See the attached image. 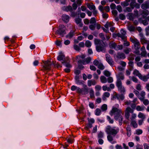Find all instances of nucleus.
I'll return each mask as SVG.
<instances>
[{
	"instance_id": "f257e3e1",
	"label": "nucleus",
	"mask_w": 149,
	"mask_h": 149,
	"mask_svg": "<svg viewBox=\"0 0 149 149\" xmlns=\"http://www.w3.org/2000/svg\"><path fill=\"white\" fill-rule=\"evenodd\" d=\"M105 131L108 134L107 136L108 141L112 144L116 143V141H113V136H115L118 133L119 128L116 126L112 127L108 125L106 128Z\"/></svg>"
},
{
	"instance_id": "f03ea898",
	"label": "nucleus",
	"mask_w": 149,
	"mask_h": 149,
	"mask_svg": "<svg viewBox=\"0 0 149 149\" xmlns=\"http://www.w3.org/2000/svg\"><path fill=\"white\" fill-rule=\"evenodd\" d=\"M94 43L96 45V50L98 52H105V44L104 42L100 40L95 39Z\"/></svg>"
},
{
	"instance_id": "7ed1b4c3",
	"label": "nucleus",
	"mask_w": 149,
	"mask_h": 149,
	"mask_svg": "<svg viewBox=\"0 0 149 149\" xmlns=\"http://www.w3.org/2000/svg\"><path fill=\"white\" fill-rule=\"evenodd\" d=\"M83 88H81L75 86H72L71 89L72 91L76 90V92L80 94L85 95L88 93V88L86 85L83 84Z\"/></svg>"
},
{
	"instance_id": "20e7f679",
	"label": "nucleus",
	"mask_w": 149,
	"mask_h": 149,
	"mask_svg": "<svg viewBox=\"0 0 149 149\" xmlns=\"http://www.w3.org/2000/svg\"><path fill=\"white\" fill-rule=\"evenodd\" d=\"M119 108V105L117 104H116L115 106H113L110 112V115L112 116L114 115V116H116L120 114H123V113L122 110Z\"/></svg>"
},
{
	"instance_id": "39448f33",
	"label": "nucleus",
	"mask_w": 149,
	"mask_h": 149,
	"mask_svg": "<svg viewBox=\"0 0 149 149\" xmlns=\"http://www.w3.org/2000/svg\"><path fill=\"white\" fill-rule=\"evenodd\" d=\"M42 62L44 64L43 67V70H44L48 71L50 70L52 66L54 64V62H52L49 60L46 61H43Z\"/></svg>"
},
{
	"instance_id": "423d86ee",
	"label": "nucleus",
	"mask_w": 149,
	"mask_h": 149,
	"mask_svg": "<svg viewBox=\"0 0 149 149\" xmlns=\"http://www.w3.org/2000/svg\"><path fill=\"white\" fill-rule=\"evenodd\" d=\"M116 85L118 91L121 93L124 94L125 92V89L124 86L122 85L121 81L118 80L117 82H116Z\"/></svg>"
},
{
	"instance_id": "0eeeda50",
	"label": "nucleus",
	"mask_w": 149,
	"mask_h": 149,
	"mask_svg": "<svg viewBox=\"0 0 149 149\" xmlns=\"http://www.w3.org/2000/svg\"><path fill=\"white\" fill-rule=\"evenodd\" d=\"M66 29V27L64 26L60 25L58 30L56 31V33L63 37L66 33L65 31Z\"/></svg>"
},
{
	"instance_id": "6e6552de",
	"label": "nucleus",
	"mask_w": 149,
	"mask_h": 149,
	"mask_svg": "<svg viewBox=\"0 0 149 149\" xmlns=\"http://www.w3.org/2000/svg\"><path fill=\"white\" fill-rule=\"evenodd\" d=\"M130 40L134 44L135 49L136 50H138L140 47V44L139 41L137 39L131 37L130 38Z\"/></svg>"
},
{
	"instance_id": "1a4fd4ad",
	"label": "nucleus",
	"mask_w": 149,
	"mask_h": 149,
	"mask_svg": "<svg viewBox=\"0 0 149 149\" xmlns=\"http://www.w3.org/2000/svg\"><path fill=\"white\" fill-rule=\"evenodd\" d=\"M130 113H133V110L130 107H128L125 109V116L126 119L129 120L130 116Z\"/></svg>"
},
{
	"instance_id": "9d476101",
	"label": "nucleus",
	"mask_w": 149,
	"mask_h": 149,
	"mask_svg": "<svg viewBox=\"0 0 149 149\" xmlns=\"http://www.w3.org/2000/svg\"><path fill=\"white\" fill-rule=\"evenodd\" d=\"M68 58L66 57L65 58V56L63 54H60L59 55L57 59L59 61H63L62 62V64H64V63H66V60L68 59Z\"/></svg>"
},
{
	"instance_id": "9b49d317",
	"label": "nucleus",
	"mask_w": 149,
	"mask_h": 149,
	"mask_svg": "<svg viewBox=\"0 0 149 149\" xmlns=\"http://www.w3.org/2000/svg\"><path fill=\"white\" fill-rule=\"evenodd\" d=\"M106 60L107 62L111 65H113V61L109 55L107 54L105 55Z\"/></svg>"
},
{
	"instance_id": "f8f14e48",
	"label": "nucleus",
	"mask_w": 149,
	"mask_h": 149,
	"mask_svg": "<svg viewBox=\"0 0 149 149\" xmlns=\"http://www.w3.org/2000/svg\"><path fill=\"white\" fill-rule=\"evenodd\" d=\"M121 114H120L118 115L114 116V118L115 120H119V122L120 125H122L123 119Z\"/></svg>"
},
{
	"instance_id": "ddd939ff",
	"label": "nucleus",
	"mask_w": 149,
	"mask_h": 149,
	"mask_svg": "<svg viewBox=\"0 0 149 149\" xmlns=\"http://www.w3.org/2000/svg\"><path fill=\"white\" fill-rule=\"evenodd\" d=\"M91 60V58L90 57H88L86 58L84 60L82 61L81 60H79L78 61V63L79 64H82L84 65H85L86 64H88L89 63Z\"/></svg>"
},
{
	"instance_id": "4468645a",
	"label": "nucleus",
	"mask_w": 149,
	"mask_h": 149,
	"mask_svg": "<svg viewBox=\"0 0 149 149\" xmlns=\"http://www.w3.org/2000/svg\"><path fill=\"white\" fill-rule=\"evenodd\" d=\"M116 56L118 59H124L126 58L125 55L123 52L118 53Z\"/></svg>"
},
{
	"instance_id": "2eb2a0df",
	"label": "nucleus",
	"mask_w": 149,
	"mask_h": 149,
	"mask_svg": "<svg viewBox=\"0 0 149 149\" xmlns=\"http://www.w3.org/2000/svg\"><path fill=\"white\" fill-rule=\"evenodd\" d=\"M116 76L117 78L116 82H117L118 80L121 81L120 80H123L124 79V76L123 73L121 72H119L116 74Z\"/></svg>"
},
{
	"instance_id": "dca6fc26",
	"label": "nucleus",
	"mask_w": 149,
	"mask_h": 149,
	"mask_svg": "<svg viewBox=\"0 0 149 149\" xmlns=\"http://www.w3.org/2000/svg\"><path fill=\"white\" fill-rule=\"evenodd\" d=\"M141 7L142 9L144 10L149 8V2L148 1H145L142 4Z\"/></svg>"
},
{
	"instance_id": "f3484780",
	"label": "nucleus",
	"mask_w": 149,
	"mask_h": 149,
	"mask_svg": "<svg viewBox=\"0 0 149 149\" xmlns=\"http://www.w3.org/2000/svg\"><path fill=\"white\" fill-rule=\"evenodd\" d=\"M141 56L143 57H146L147 52L146 51L145 47L144 46H143L141 49Z\"/></svg>"
},
{
	"instance_id": "a211bd4d",
	"label": "nucleus",
	"mask_w": 149,
	"mask_h": 149,
	"mask_svg": "<svg viewBox=\"0 0 149 149\" xmlns=\"http://www.w3.org/2000/svg\"><path fill=\"white\" fill-rule=\"evenodd\" d=\"M110 95V93L108 92H104L102 95V99L103 100L105 101L107 98L109 97Z\"/></svg>"
},
{
	"instance_id": "6ab92c4d",
	"label": "nucleus",
	"mask_w": 149,
	"mask_h": 149,
	"mask_svg": "<svg viewBox=\"0 0 149 149\" xmlns=\"http://www.w3.org/2000/svg\"><path fill=\"white\" fill-rule=\"evenodd\" d=\"M96 84V82L95 80H89L88 81L87 84L89 87L91 86L92 85H95Z\"/></svg>"
},
{
	"instance_id": "aec40b11",
	"label": "nucleus",
	"mask_w": 149,
	"mask_h": 149,
	"mask_svg": "<svg viewBox=\"0 0 149 149\" xmlns=\"http://www.w3.org/2000/svg\"><path fill=\"white\" fill-rule=\"evenodd\" d=\"M75 22L77 24H79V26L80 27H81L82 26L83 24L81 22V19L80 18H76L75 19Z\"/></svg>"
},
{
	"instance_id": "412c9836",
	"label": "nucleus",
	"mask_w": 149,
	"mask_h": 149,
	"mask_svg": "<svg viewBox=\"0 0 149 149\" xmlns=\"http://www.w3.org/2000/svg\"><path fill=\"white\" fill-rule=\"evenodd\" d=\"M146 95V92L144 91H142L141 92L139 95L138 97L139 99L140 100V99H144L145 98Z\"/></svg>"
},
{
	"instance_id": "4be33fe9",
	"label": "nucleus",
	"mask_w": 149,
	"mask_h": 149,
	"mask_svg": "<svg viewBox=\"0 0 149 149\" xmlns=\"http://www.w3.org/2000/svg\"><path fill=\"white\" fill-rule=\"evenodd\" d=\"M63 20L65 22H68L69 20V17L68 15H63L62 17Z\"/></svg>"
},
{
	"instance_id": "5701e85b",
	"label": "nucleus",
	"mask_w": 149,
	"mask_h": 149,
	"mask_svg": "<svg viewBox=\"0 0 149 149\" xmlns=\"http://www.w3.org/2000/svg\"><path fill=\"white\" fill-rule=\"evenodd\" d=\"M86 6L88 8L91 10L95 9V6L92 3H87Z\"/></svg>"
},
{
	"instance_id": "b1692460",
	"label": "nucleus",
	"mask_w": 149,
	"mask_h": 149,
	"mask_svg": "<svg viewBox=\"0 0 149 149\" xmlns=\"http://www.w3.org/2000/svg\"><path fill=\"white\" fill-rule=\"evenodd\" d=\"M140 100L143 102V104L145 105L146 106L149 104V101L147 99H145V98L143 99H140Z\"/></svg>"
},
{
	"instance_id": "393cba45",
	"label": "nucleus",
	"mask_w": 149,
	"mask_h": 149,
	"mask_svg": "<svg viewBox=\"0 0 149 149\" xmlns=\"http://www.w3.org/2000/svg\"><path fill=\"white\" fill-rule=\"evenodd\" d=\"M115 97L117 98L118 100H123L124 98L125 97L123 95H118L117 94H116V95H115Z\"/></svg>"
},
{
	"instance_id": "a878e982",
	"label": "nucleus",
	"mask_w": 149,
	"mask_h": 149,
	"mask_svg": "<svg viewBox=\"0 0 149 149\" xmlns=\"http://www.w3.org/2000/svg\"><path fill=\"white\" fill-rule=\"evenodd\" d=\"M101 82L102 83H105L107 82L106 78L104 76H102L100 78Z\"/></svg>"
},
{
	"instance_id": "bb28decb",
	"label": "nucleus",
	"mask_w": 149,
	"mask_h": 149,
	"mask_svg": "<svg viewBox=\"0 0 149 149\" xmlns=\"http://www.w3.org/2000/svg\"><path fill=\"white\" fill-rule=\"evenodd\" d=\"M109 46L110 48H114L115 49H117L116 48V44L113 41L111 42L109 44Z\"/></svg>"
},
{
	"instance_id": "cd10ccee",
	"label": "nucleus",
	"mask_w": 149,
	"mask_h": 149,
	"mask_svg": "<svg viewBox=\"0 0 149 149\" xmlns=\"http://www.w3.org/2000/svg\"><path fill=\"white\" fill-rule=\"evenodd\" d=\"M139 78L140 79L145 82L147 81L148 79L147 75L143 76L141 75Z\"/></svg>"
},
{
	"instance_id": "c85d7f7f",
	"label": "nucleus",
	"mask_w": 149,
	"mask_h": 149,
	"mask_svg": "<svg viewBox=\"0 0 149 149\" xmlns=\"http://www.w3.org/2000/svg\"><path fill=\"white\" fill-rule=\"evenodd\" d=\"M133 74H134L138 76L139 78L141 75V74L137 70H135L134 71Z\"/></svg>"
},
{
	"instance_id": "c756f323",
	"label": "nucleus",
	"mask_w": 149,
	"mask_h": 149,
	"mask_svg": "<svg viewBox=\"0 0 149 149\" xmlns=\"http://www.w3.org/2000/svg\"><path fill=\"white\" fill-rule=\"evenodd\" d=\"M138 116L139 118H141V119L144 120L146 118V116L143 113L141 112L139 113Z\"/></svg>"
},
{
	"instance_id": "7c9ffc66",
	"label": "nucleus",
	"mask_w": 149,
	"mask_h": 149,
	"mask_svg": "<svg viewBox=\"0 0 149 149\" xmlns=\"http://www.w3.org/2000/svg\"><path fill=\"white\" fill-rule=\"evenodd\" d=\"M127 131V134L128 136H130L131 134V128L129 127H127L126 128Z\"/></svg>"
},
{
	"instance_id": "2f4dec72",
	"label": "nucleus",
	"mask_w": 149,
	"mask_h": 149,
	"mask_svg": "<svg viewBox=\"0 0 149 149\" xmlns=\"http://www.w3.org/2000/svg\"><path fill=\"white\" fill-rule=\"evenodd\" d=\"M134 55L131 53L129 55V57L128 58V60L129 61H133L134 59Z\"/></svg>"
},
{
	"instance_id": "473e14b6",
	"label": "nucleus",
	"mask_w": 149,
	"mask_h": 149,
	"mask_svg": "<svg viewBox=\"0 0 149 149\" xmlns=\"http://www.w3.org/2000/svg\"><path fill=\"white\" fill-rule=\"evenodd\" d=\"M128 19L130 20H133L134 19L133 15L132 13H129L127 15Z\"/></svg>"
},
{
	"instance_id": "72a5a7b5",
	"label": "nucleus",
	"mask_w": 149,
	"mask_h": 149,
	"mask_svg": "<svg viewBox=\"0 0 149 149\" xmlns=\"http://www.w3.org/2000/svg\"><path fill=\"white\" fill-rule=\"evenodd\" d=\"M131 51V49L127 47L124 50V52L126 54H128Z\"/></svg>"
},
{
	"instance_id": "f704fd0d",
	"label": "nucleus",
	"mask_w": 149,
	"mask_h": 149,
	"mask_svg": "<svg viewBox=\"0 0 149 149\" xmlns=\"http://www.w3.org/2000/svg\"><path fill=\"white\" fill-rule=\"evenodd\" d=\"M107 109V106L106 104H104L101 107V109L102 111H106Z\"/></svg>"
},
{
	"instance_id": "c9c22d12",
	"label": "nucleus",
	"mask_w": 149,
	"mask_h": 149,
	"mask_svg": "<svg viewBox=\"0 0 149 149\" xmlns=\"http://www.w3.org/2000/svg\"><path fill=\"white\" fill-rule=\"evenodd\" d=\"M147 41L146 38L143 36H142V37L141 38V43L142 44H145L147 43Z\"/></svg>"
},
{
	"instance_id": "e433bc0d",
	"label": "nucleus",
	"mask_w": 149,
	"mask_h": 149,
	"mask_svg": "<svg viewBox=\"0 0 149 149\" xmlns=\"http://www.w3.org/2000/svg\"><path fill=\"white\" fill-rule=\"evenodd\" d=\"M117 36L118 37H120L122 40H125L126 39L127 37L125 35H121L120 33H118L117 34Z\"/></svg>"
},
{
	"instance_id": "4c0bfd02",
	"label": "nucleus",
	"mask_w": 149,
	"mask_h": 149,
	"mask_svg": "<svg viewBox=\"0 0 149 149\" xmlns=\"http://www.w3.org/2000/svg\"><path fill=\"white\" fill-rule=\"evenodd\" d=\"M103 90L105 91H111V89L109 87H107V85H104L102 86V87Z\"/></svg>"
},
{
	"instance_id": "58836bf2",
	"label": "nucleus",
	"mask_w": 149,
	"mask_h": 149,
	"mask_svg": "<svg viewBox=\"0 0 149 149\" xmlns=\"http://www.w3.org/2000/svg\"><path fill=\"white\" fill-rule=\"evenodd\" d=\"M85 45L86 47H90L91 46L92 44L90 41L88 40L86 41Z\"/></svg>"
},
{
	"instance_id": "ea45409f",
	"label": "nucleus",
	"mask_w": 149,
	"mask_h": 149,
	"mask_svg": "<svg viewBox=\"0 0 149 149\" xmlns=\"http://www.w3.org/2000/svg\"><path fill=\"white\" fill-rule=\"evenodd\" d=\"M101 111L99 108H97L95 110V114L97 116H99L101 113Z\"/></svg>"
},
{
	"instance_id": "a19ab883",
	"label": "nucleus",
	"mask_w": 149,
	"mask_h": 149,
	"mask_svg": "<svg viewBox=\"0 0 149 149\" xmlns=\"http://www.w3.org/2000/svg\"><path fill=\"white\" fill-rule=\"evenodd\" d=\"M131 124L134 128H136L138 126V125L135 120L131 121Z\"/></svg>"
},
{
	"instance_id": "79ce46f5",
	"label": "nucleus",
	"mask_w": 149,
	"mask_h": 149,
	"mask_svg": "<svg viewBox=\"0 0 149 149\" xmlns=\"http://www.w3.org/2000/svg\"><path fill=\"white\" fill-rule=\"evenodd\" d=\"M132 113V114L131 117L130 118V119L131 121L134 120V119H135L136 117V114L133 113Z\"/></svg>"
},
{
	"instance_id": "37998d69",
	"label": "nucleus",
	"mask_w": 149,
	"mask_h": 149,
	"mask_svg": "<svg viewBox=\"0 0 149 149\" xmlns=\"http://www.w3.org/2000/svg\"><path fill=\"white\" fill-rule=\"evenodd\" d=\"M69 62V59H67L66 60V63H64L63 64H64L66 67H68V68H71L72 66L71 65L68 63Z\"/></svg>"
},
{
	"instance_id": "c03bdc74",
	"label": "nucleus",
	"mask_w": 149,
	"mask_h": 149,
	"mask_svg": "<svg viewBox=\"0 0 149 149\" xmlns=\"http://www.w3.org/2000/svg\"><path fill=\"white\" fill-rule=\"evenodd\" d=\"M103 74L107 77H109L111 75V73L108 71L105 70L103 72Z\"/></svg>"
},
{
	"instance_id": "a18cd8bd",
	"label": "nucleus",
	"mask_w": 149,
	"mask_h": 149,
	"mask_svg": "<svg viewBox=\"0 0 149 149\" xmlns=\"http://www.w3.org/2000/svg\"><path fill=\"white\" fill-rule=\"evenodd\" d=\"M136 3V2L135 1H132L130 3V6L132 8V9H133L135 7V6L136 4L135 3Z\"/></svg>"
},
{
	"instance_id": "49530a36",
	"label": "nucleus",
	"mask_w": 149,
	"mask_h": 149,
	"mask_svg": "<svg viewBox=\"0 0 149 149\" xmlns=\"http://www.w3.org/2000/svg\"><path fill=\"white\" fill-rule=\"evenodd\" d=\"M133 9H132L131 8H130L129 7H127L125 8V9L124 10V12H130L132 11V10Z\"/></svg>"
},
{
	"instance_id": "de8ad7c7",
	"label": "nucleus",
	"mask_w": 149,
	"mask_h": 149,
	"mask_svg": "<svg viewBox=\"0 0 149 149\" xmlns=\"http://www.w3.org/2000/svg\"><path fill=\"white\" fill-rule=\"evenodd\" d=\"M97 66L98 68L101 70H103L105 68L104 66L102 63H100Z\"/></svg>"
},
{
	"instance_id": "09e8293b",
	"label": "nucleus",
	"mask_w": 149,
	"mask_h": 149,
	"mask_svg": "<svg viewBox=\"0 0 149 149\" xmlns=\"http://www.w3.org/2000/svg\"><path fill=\"white\" fill-rule=\"evenodd\" d=\"M90 97L91 98L94 97V92L93 89H91L89 92Z\"/></svg>"
},
{
	"instance_id": "8fccbe9b",
	"label": "nucleus",
	"mask_w": 149,
	"mask_h": 149,
	"mask_svg": "<svg viewBox=\"0 0 149 149\" xmlns=\"http://www.w3.org/2000/svg\"><path fill=\"white\" fill-rule=\"evenodd\" d=\"M101 88L102 87L100 85H97L95 87V89L96 91H99L101 89Z\"/></svg>"
},
{
	"instance_id": "3c124183",
	"label": "nucleus",
	"mask_w": 149,
	"mask_h": 149,
	"mask_svg": "<svg viewBox=\"0 0 149 149\" xmlns=\"http://www.w3.org/2000/svg\"><path fill=\"white\" fill-rule=\"evenodd\" d=\"M136 88L138 90H142L141 85L140 84H137L136 86Z\"/></svg>"
},
{
	"instance_id": "603ef678",
	"label": "nucleus",
	"mask_w": 149,
	"mask_h": 149,
	"mask_svg": "<svg viewBox=\"0 0 149 149\" xmlns=\"http://www.w3.org/2000/svg\"><path fill=\"white\" fill-rule=\"evenodd\" d=\"M92 127V124L88 123L85 128L86 130H88L89 128H91Z\"/></svg>"
},
{
	"instance_id": "864d4df0",
	"label": "nucleus",
	"mask_w": 149,
	"mask_h": 149,
	"mask_svg": "<svg viewBox=\"0 0 149 149\" xmlns=\"http://www.w3.org/2000/svg\"><path fill=\"white\" fill-rule=\"evenodd\" d=\"M128 30L131 31H134L135 29V27L132 26H129L128 27Z\"/></svg>"
},
{
	"instance_id": "5fc2aeb1",
	"label": "nucleus",
	"mask_w": 149,
	"mask_h": 149,
	"mask_svg": "<svg viewBox=\"0 0 149 149\" xmlns=\"http://www.w3.org/2000/svg\"><path fill=\"white\" fill-rule=\"evenodd\" d=\"M121 5L123 6H128L129 5V3L126 1L123 2H122L121 3Z\"/></svg>"
},
{
	"instance_id": "6e6d98bb",
	"label": "nucleus",
	"mask_w": 149,
	"mask_h": 149,
	"mask_svg": "<svg viewBox=\"0 0 149 149\" xmlns=\"http://www.w3.org/2000/svg\"><path fill=\"white\" fill-rule=\"evenodd\" d=\"M72 7L70 6L66 7L64 10L66 11H70L72 10Z\"/></svg>"
},
{
	"instance_id": "4d7b16f0",
	"label": "nucleus",
	"mask_w": 149,
	"mask_h": 149,
	"mask_svg": "<svg viewBox=\"0 0 149 149\" xmlns=\"http://www.w3.org/2000/svg\"><path fill=\"white\" fill-rule=\"evenodd\" d=\"M99 36L102 40H105V38L103 33H100L99 34Z\"/></svg>"
},
{
	"instance_id": "13d9d810",
	"label": "nucleus",
	"mask_w": 149,
	"mask_h": 149,
	"mask_svg": "<svg viewBox=\"0 0 149 149\" xmlns=\"http://www.w3.org/2000/svg\"><path fill=\"white\" fill-rule=\"evenodd\" d=\"M74 48L75 50L77 51H79L81 49L76 44L74 45Z\"/></svg>"
},
{
	"instance_id": "bf43d9fd",
	"label": "nucleus",
	"mask_w": 149,
	"mask_h": 149,
	"mask_svg": "<svg viewBox=\"0 0 149 149\" xmlns=\"http://www.w3.org/2000/svg\"><path fill=\"white\" fill-rule=\"evenodd\" d=\"M74 35V33L73 32H70L66 36L67 38H71Z\"/></svg>"
},
{
	"instance_id": "052dcab7",
	"label": "nucleus",
	"mask_w": 149,
	"mask_h": 149,
	"mask_svg": "<svg viewBox=\"0 0 149 149\" xmlns=\"http://www.w3.org/2000/svg\"><path fill=\"white\" fill-rule=\"evenodd\" d=\"M136 109L138 111H142L144 110V109L143 107H141L139 105L137 106L136 107Z\"/></svg>"
},
{
	"instance_id": "680f3d73",
	"label": "nucleus",
	"mask_w": 149,
	"mask_h": 149,
	"mask_svg": "<svg viewBox=\"0 0 149 149\" xmlns=\"http://www.w3.org/2000/svg\"><path fill=\"white\" fill-rule=\"evenodd\" d=\"M109 83H112L113 81V79L111 77H109L107 79V81Z\"/></svg>"
},
{
	"instance_id": "e2e57ef3",
	"label": "nucleus",
	"mask_w": 149,
	"mask_h": 149,
	"mask_svg": "<svg viewBox=\"0 0 149 149\" xmlns=\"http://www.w3.org/2000/svg\"><path fill=\"white\" fill-rule=\"evenodd\" d=\"M123 45L124 46L126 47H128L130 46V42L126 40H124L123 43Z\"/></svg>"
},
{
	"instance_id": "0e129e2a",
	"label": "nucleus",
	"mask_w": 149,
	"mask_h": 149,
	"mask_svg": "<svg viewBox=\"0 0 149 149\" xmlns=\"http://www.w3.org/2000/svg\"><path fill=\"white\" fill-rule=\"evenodd\" d=\"M96 22L95 19V17H92L90 19V23L91 24H94Z\"/></svg>"
},
{
	"instance_id": "69168bd1",
	"label": "nucleus",
	"mask_w": 149,
	"mask_h": 149,
	"mask_svg": "<svg viewBox=\"0 0 149 149\" xmlns=\"http://www.w3.org/2000/svg\"><path fill=\"white\" fill-rule=\"evenodd\" d=\"M119 18L121 20H123L125 19V16L123 14H120L119 15Z\"/></svg>"
},
{
	"instance_id": "338daca9",
	"label": "nucleus",
	"mask_w": 149,
	"mask_h": 149,
	"mask_svg": "<svg viewBox=\"0 0 149 149\" xmlns=\"http://www.w3.org/2000/svg\"><path fill=\"white\" fill-rule=\"evenodd\" d=\"M120 64L122 66L123 68L124 67H125L126 65V63L125 62L123 61H120Z\"/></svg>"
},
{
	"instance_id": "774afa93",
	"label": "nucleus",
	"mask_w": 149,
	"mask_h": 149,
	"mask_svg": "<svg viewBox=\"0 0 149 149\" xmlns=\"http://www.w3.org/2000/svg\"><path fill=\"white\" fill-rule=\"evenodd\" d=\"M136 147V149H143L142 145L139 144H137Z\"/></svg>"
}]
</instances>
